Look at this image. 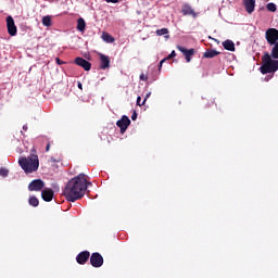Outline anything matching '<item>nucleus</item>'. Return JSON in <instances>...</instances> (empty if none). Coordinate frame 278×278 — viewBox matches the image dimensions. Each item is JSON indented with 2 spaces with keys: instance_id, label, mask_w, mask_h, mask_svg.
Masks as SVG:
<instances>
[{
  "instance_id": "1",
  "label": "nucleus",
  "mask_w": 278,
  "mask_h": 278,
  "mask_svg": "<svg viewBox=\"0 0 278 278\" xmlns=\"http://www.w3.org/2000/svg\"><path fill=\"white\" fill-rule=\"evenodd\" d=\"M88 186H92V182H88L86 179V174H79L72 178L64 188V197L71 203H75V201H79V199H84V194H86V190H88Z\"/></svg>"
},
{
  "instance_id": "2",
  "label": "nucleus",
  "mask_w": 278,
  "mask_h": 278,
  "mask_svg": "<svg viewBox=\"0 0 278 278\" xmlns=\"http://www.w3.org/2000/svg\"><path fill=\"white\" fill-rule=\"evenodd\" d=\"M18 164L24 173H26V175H29L38 170V168L40 167V160H38L37 154L30 153V155L28 156L20 157Z\"/></svg>"
},
{
  "instance_id": "3",
  "label": "nucleus",
  "mask_w": 278,
  "mask_h": 278,
  "mask_svg": "<svg viewBox=\"0 0 278 278\" xmlns=\"http://www.w3.org/2000/svg\"><path fill=\"white\" fill-rule=\"evenodd\" d=\"M263 64L260 67L262 75H268V73H277L278 70V60H273V52H265L262 56Z\"/></svg>"
},
{
  "instance_id": "4",
  "label": "nucleus",
  "mask_w": 278,
  "mask_h": 278,
  "mask_svg": "<svg viewBox=\"0 0 278 278\" xmlns=\"http://www.w3.org/2000/svg\"><path fill=\"white\" fill-rule=\"evenodd\" d=\"M265 38L268 45H274L271 48L273 60H278V30L277 28H268L265 33Z\"/></svg>"
},
{
  "instance_id": "5",
  "label": "nucleus",
  "mask_w": 278,
  "mask_h": 278,
  "mask_svg": "<svg viewBox=\"0 0 278 278\" xmlns=\"http://www.w3.org/2000/svg\"><path fill=\"white\" fill-rule=\"evenodd\" d=\"M89 260L93 268H101V266H103V255H101L99 252L92 253Z\"/></svg>"
},
{
  "instance_id": "6",
  "label": "nucleus",
  "mask_w": 278,
  "mask_h": 278,
  "mask_svg": "<svg viewBox=\"0 0 278 278\" xmlns=\"http://www.w3.org/2000/svg\"><path fill=\"white\" fill-rule=\"evenodd\" d=\"M116 125L121 129V134H125L129 125H131V119L127 115H123L119 121L116 122Z\"/></svg>"
},
{
  "instance_id": "7",
  "label": "nucleus",
  "mask_w": 278,
  "mask_h": 278,
  "mask_svg": "<svg viewBox=\"0 0 278 278\" xmlns=\"http://www.w3.org/2000/svg\"><path fill=\"white\" fill-rule=\"evenodd\" d=\"M45 188V181L42 179H35L28 185L29 192H40Z\"/></svg>"
},
{
  "instance_id": "8",
  "label": "nucleus",
  "mask_w": 278,
  "mask_h": 278,
  "mask_svg": "<svg viewBox=\"0 0 278 278\" xmlns=\"http://www.w3.org/2000/svg\"><path fill=\"white\" fill-rule=\"evenodd\" d=\"M176 49H178V51H180V53L185 55L186 62H192V55H194V48L188 50L184 46H177Z\"/></svg>"
},
{
  "instance_id": "9",
  "label": "nucleus",
  "mask_w": 278,
  "mask_h": 278,
  "mask_svg": "<svg viewBox=\"0 0 278 278\" xmlns=\"http://www.w3.org/2000/svg\"><path fill=\"white\" fill-rule=\"evenodd\" d=\"M7 27H8V34L11 36H16L18 29L16 28V24L14 23V17L12 15H9L7 17Z\"/></svg>"
},
{
  "instance_id": "10",
  "label": "nucleus",
  "mask_w": 278,
  "mask_h": 278,
  "mask_svg": "<svg viewBox=\"0 0 278 278\" xmlns=\"http://www.w3.org/2000/svg\"><path fill=\"white\" fill-rule=\"evenodd\" d=\"M75 64L77 66H81V68H84V71H90V68H92V63L86 61V59L81 58V56H77L75 59Z\"/></svg>"
},
{
  "instance_id": "11",
  "label": "nucleus",
  "mask_w": 278,
  "mask_h": 278,
  "mask_svg": "<svg viewBox=\"0 0 278 278\" xmlns=\"http://www.w3.org/2000/svg\"><path fill=\"white\" fill-rule=\"evenodd\" d=\"M88 260H90V252H88V251H83V252L78 253V255L76 256V262L80 266L86 265Z\"/></svg>"
},
{
  "instance_id": "12",
  "label": "nucleus",
  "mask_w": 278,
  "mask_h": 278,
  "mask_svg": "<svg viewBox=\"0 0 278 278\" xmlns=\"http://www.w3.org/2000/svg\"><path fill=\"white\" fill-rule=\"evenodd\" d=\"M99 55H100V68L102 71L110 68V56L101 53Z\"/></svg>"
},
{
  "instance_id": "13",
  "label": "nucleus",
  "mask_w": 278,
  "mask_h": 278,
  "mask_svg": "<svg viewBox=\"0 0 278 278\" xmlns=\"http://www.w3.org/2000/svg\"><path fill=\"white\" fill-rule=\"evenodd\" d=\"M243 5L248 14L255 12V0H243Z\"/></svg>"
},
{
  "instance_id": "14",
  "label": "nucleus",
  "mask_w": 278,
  "mask_h": 278,
  "mask_svg": "<svg viewBox=\"0 0 278 278\" xmlns=\"http://www.w3.org/2000/svg\"><path fill=\"white\" fill-rule=\"evenodd\" d=\"M41 199L46 202L53 201V189H46L41 192Z\"/></svg>"
},
{
  "instance_id": "15",
  "label": "nucleus",
  "mask_w": 278,
  "mask_h": 278,
  "mask_svg": "<svg viewBox=\"0 0 278 278\" xmlns=\"http://www.w3.org/2000/svg\"><path fill=\"white\" fill-rule=\"evenodd\" d=\"M181 13L184 16H197V13L194 12V9L192 7L185 4L181 9Z\"/></svg>"
},
{
  "instance_id": "16",
  "label": "nucleus",
  "mask_w": 278,
  "mask_h": 278,
  "mask_svg": "<svg viewBox=\"0 0 278 278\" xmlns=\"http://www.w3.org/2000/svg\"><path fill=\"white\" fill-rule=\"evenodd\" d=\"M216 55H220V52L214 49L206 50L203 53V58H205L206 60H212V58H216Z\"/></svg>"
},
{
  "instance_id": "17",
  "label": "nucleus",
  "mask_w": 278,
  "mask_h": 278,
  "mask_svg": "<svg viewBox=\"0 0 278 278\" xmlns=\"http://www.w3.org/2000/svg\"><path fill=\"white\" fill-rule=\"evenodd\" d=\"M223 47L226 49V51H236V43H233V41L230 39L225 40L223 42Z\"/></svg>"
},
{
  "instance_id": "18",
  "label": "nucleus",
  "mask_w": 278,
  "mask_h": 278,
  "mask_svg": "<svg viewBox=\"0 0 278 278\" xmlns=\"http://www.w3.org/2000/svg\"><path fill=\"white\" fill-rule=\"evenodd\" d=\"M77 29L78 31H86V21L84 20V17H79L77 20Z\"/></svg>"
},
{
  "instance_id": "19",
  "label": "nucleus",
  "mask_w": 278,
  "mask_h": 278,
  "mask_svg": "<svg viewBox=\"0 0 278 278\" xmlns=\"http://www.w3.org/2000/svg\"><path fill=\"white\" fill-rule=\"evenodd\" d=\"M28 203L33 207H38V205H40V201H38V198H36V195H31L28 200Z\"/></svg>"
},
{
  "instance_id": "20",
  "label": "nucleus",
  "mask_w": 278,
  "mask_h": 278,
  "mask_svg": "<svg viewBox=\"0 0 278 278\" xmlns=\"http://www.w3.org/2000/svg\"><path fill=\"white\" fill-rule=\"evenodd\" d=\"M102 40L104 42L112 43V42H114V37H112V35H110V33H103L102 34Z\"/></svg>"
},
{
  "instance_id": "21",
  "label": "nucleus",
  "mask_w": 278,
  "mask_h": 278,
  "mask_svg": "<svg viewBox=\"0 0 278 278\" xmlns=\"http://www.w3.org/2000/svg\"><path fill=\"white\" fill-rule=\"evenodd\" d=\"M173 58H177V53L174 51L170 52L169 55H167V58L162 59L159 65V68H162V64H164V62H166V60H173Z\"/></svg>"
},
{
  "instance_id": "22",
  "label": "nucleus",
  "mask_w": 278,
  "mask_h": 278,
  "mask_svg": "<svg viewBox=\"0 0 278 278\" xmlns=\"http://www.w3.org/2000/svg\"><path fill=\"white\" fill-rule=\"evenodd\" d=\"M42 25L45 27H51L52 23H51V16L50 15H46L42 17V21H41Z\"/></svg>"
},
{
  "instance_id": "23",
  "label": "nucleus",
  "mask_w": 278,
  "mask_h": 278,
  "mask_svg": "<svg viewBox=\"0 0 278 278\" xmlns=\"http://www.w3.org/2000/svg\"><path fill=\"white\" fill-rule=\"evenodd\" d=\"M202 99H206V101H208V102L205 104V108H212V104L214 103V98L207 96V97H202Z\"/></svg>"
},
{
  "instance_id": "24",
  "label": "nucleus",
  "mask_w": 278,
  "mask_h": 278,
  "mask_svg": "<svg viewBox=\"0 0 278 278\" xmlns=\"http://www.w3.org/2000/svg\"><path fill=\"white\" fill-rule=\"evenodd\" d=\"M267 10H268V12H277V5L273 2H269L267 4Z\"/></svg>"
},
{
  "instance_id": "25",
  "label": "nucleus",
  "mask_w": 278,
  "mask_h": 278,
  "mask_svg": "<svg viewBox=\"0 0 278 278\" xmlns=\"http://www.w3.org/2000/svg\"><path fill=\"white\" fill-rule=\"evenodd\" d=\"M168 34V28H161L156 30V36H166Z\"/></svg>"
},
{
  "instance_id": "26",
  "label": "nucleus",
  "mask_w": 278,
  "mask_h": 278,
  "mask_svg": "<svg viewBox=\"0 0 278 278\" xmlns=\"http://www.w3.org/2000/svg\"><path fill=\"white\" fill-rule=\"evenodd\" d=\"M9 174H10V170H8L5 167L0 168L1 177H8Z\"/></svg>"
},
{
  "instance_id": "27",
  "label": "nucleus",
  "mask_w": 278,
  "mask_h": 278,
  "mask_svg": "<svg viewBox=\"0 0 278 278\" xmlns=\"http://www.w3.org/2000/svg\"><path fill=\"white\" fill-rule=\"evenodd\" d=\"M55 62L59 66H62V64H64V61L60 60V58H56Z\"/></svg>"
},
{
  "instance_id": "28",
  "label": "nucleus",
  "mask_w": 278,
  "mask_h": 278,
  "mask_svg": "<svg viewBox=\"0 0 278 278\" xmlns=\"http://www.w3.org/2000/svg\"><path fill=\"white\" fill-rule=\"evenodd\" d=\"M149 79V77H147L144 74L140 75V80L141 81H147Z\"/></svg>"
},
{
  "instance_id": "29",
  "label": "nucleus",
  "mask_w": 278,
  "mask_h": 278,
  "mask_svg": "<svg viewBox=\"0 0 278 278\" xmlns=\"http://www.w3.org/2000/svg\"><path fill=\"white\" fill-rule=\"evenodd\" d=\"M140 101H142V98L138 97L137 98V105H139V108H142V105H144V104L140 103Z\"/></svg>"
},
{
  "instance_id": "30",
  "label": "nucleus",
  "mask_w": 278,
  "mask_h": 278,
  "mask_svg": "<svg viewBox=\"0 0 278 278\" xmlns=\"http://www.w3.org/2000/svg\"><path fill=\"white\" fill-rule=\"evenodd\" d=\"M149 97H151V92L146 94L144 100L142 101V105H144V103H147V99H149Z\"/></svg>"
},
{
  "instance_id": "31",
  "label": "nucleus",
  "mask_w": 278,
  "mask_h": 278,
  "mask_svg": "<svg viewBox=\"0 0 278 278\" xmlns=\"http://www.w3.org/2000/svg\"><path fill=\"white\" fill-rule=\"evenodd\" d=\"M138 118V113H136V111H134L132 115H131V121H136Z\"/></svg>"
},
{
  "instance_id": "32",
  "label": "nucleus",
  "mask_w": 278,
  "mask_h": 278,
  "mask_svg": "<svg viewBox=\"0 0 278 278\" xmlns=\"http://www.w3.org/2000/svg\"><path fill=\"white\" fill-rule=\"evenodd\" d=\"M106 3H118V0H105Z\"/></svg>"
},
{
  "instance_id": "33",
  "label": "nucleus",
  "mask_w": 278,
  "mask_h": 278,
  "mask_svg": "<svg viewBox=\"0 0 278 278\" xmlns=\"http://www.w3.org/2000/svg\"><path fill=\"white\" fill-rule=\"evenodd\" d=\"M50 149H51V143H47L46 151L49 152Z\"/></svg>"
},
{
  "instance_id": "34",
  "label": "nucleus",
  "mask_w": 278,
  "mask_h": 278,
  "mask_svg": "<svg viewBox=\"0 0 278 278\" xmlns=\"http://www.w3.org/2000/svg\"><path fill=\"white\" fill-rule=\"evenodd\" d=\"M77 87L79 88V90H84V85H81V83H78Z\"/></svg>"
},
{
  "instance_id": "35",
  "label": "nucleus",
  "mask_w": 278,
  "mask_h": 278,
  "mask_svg": "<svg viewBox=\"0 0 278 278\" xmlns=\"http://www.w3.org/2000/svg\"><path fill=\"white\" fill-rule=\"evenodd\" d=\"M24 131H27V126H23Z\"/></svg>"
}]
</instances>
